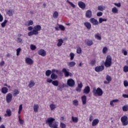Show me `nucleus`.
<instances>
[{
  "label": "nucleus",
  "instance_id": "obj_31",
  "mask_svg": "<svg viewBox=\"0 0 128 128\" xmlns=\"http://www.w3.org/2000/svg\"><path fill=\"white\" fill-rule=\"evenodd\" d=\"M54 18H58V12L56 11H55L53 14Z\"/></svg>",
  "mask_w": 128,
  "mask_h": 128
},
{
  "label": "nucleus",
  "instance_id": "obj_62",
  "mask_svg": "<svg viewBox=\"0 0 128 128\" xmlns=\"http://www.w3.org/2000/svg\"><path fill=\"white\" fill-rule=\"evenodd\" d=\"M78 87L82 88V83L80 82V84H78Z\"/></svg>",
  "mask_w": 128,
  "mask_h": 128
},
{
  "label": "nucleus",
  "instance_id": "obj_45",
  "mask_svg": "<svg viewBox=\"0 0 128 128\" xmlns=\"http://www.w3.org/2000/svg\"><path fill=\"white\" fill-rule=\"evenodd\" d=\"M74 58V53L70 54V60H72Z\"/></svg>",
  "mask_w": 128,
  "mask_h": 128
},
{
  "label": "nucleus",
  "instance_id": "obj_6",
  "mask_svg": "<svg viewBox=\"0 0 128 128\" xmlns=\"http://www.w3.org/2000/svg\"><path fill=\"white\" fill-rule=\"evenodd\" d=\"M75 84L76 83L74 82V80L72 78L68 79L67 81L68 86H70L71 88L74 86Z\"/></svg>",
  "mask_w": 128,
  "mask_h": 128
},
{
  "label": "nucleus",
  "instance_id": "obj_13",
  "mask_svg": "<svg viewBox=\"0 0 128 128\" xmlns=\"http://www.w3.org/2000/svg\"><path fill=\"white\" fill-rule=\"evenodd\" d=\"M38 54L42 56H46V52L44 50L41 49L38 51Z\"/></svg>",
  "mask_w": 128,
  "mask_h": 128
},
{
  "label": "nucleus",
  "instance_id": "obj_54",
  "mask_svg": "<svg viewBox=\"0 0 128 128\" xmlns=\"http://www.w3.org/2000/svg\"><path fill=\"white\" fill-rule=\"evenodd\" d=\"M32 24H34V22H32V20H30L28 21V26H32Z\"/></svg>",
  "mask_w": 128,
  "mask_h": 128
},
{
  "label": "nucleus",
  "instance_id": "obj_40",
  "mask_svg": "<svg viewBox=\"0 0 128 128\" xmlns=\"http://www.w3.org/2000/svg\"><path fill=\"white\" fill-rule=\"evenodd\" d=\"M6 112L8 116H12V111H10V110L8 109L6 110Z\"/></svg>",
  "mask_w": 128,
  "mask_h": 128
},
{
  "label": "nucleus",
  "instance_id": "obj_63",
  "mask_svg": "<svg viewBox=\"0 0 128 128\" xmlns=\"http://www.w3.org/2000/svg\"><path fill=\"white\" fill-rule=\"evenodd\" d=\"M58 90H60V92H62V86H58Z\"/></svg>",
  "mask_w": 128,
  "mask_h": 128
},
{
  "label": "nucleus",
  "instance_id": "obj_16",
  "mask_svg": "<svg viewBox=\"0 0 128 128\" xmlns=\"http://www.w3.org/2000/svg\"><path fill=\"white\" fill-rule=\"evenodd\" d=\"M86 16L87 18H90L92 16V12L90 10H88L86 13Z\"/></svg>",
  "mask_w": 128,
  "mask_h": 128
},
{
  "label": "nucleus",
  "instance_id": "obj_41",
  "mask_svg": "<svg viewBox=\"0 0 128 128\" xmlns=\"http://www.w3.org/2000/svg\"><path fill=\"white\" fill-rule=\"evenodd\" d=\"M72 104L74 106H78V100H74L72 101Z\"/></svg>",
  "mask_w": 128,
  "mask_h": 128
},
{
  "label": "nucleus",
  "instance_id": "obj_11",
  "mask_svg": "<svg viewBox=\"0 0 128 128\" xmlns=\"http://www.w3.org/2000/svg\"><path fill=\"white\" fill-rule=\"evenodd\" d=\"M78 6L82 10H84L86 8V4L82 1L78 2Z\"/></svg>",
  "mask_w": 128,
  "mask_h": 128
},
{
  "label": "nucleus",
  "instance_id": "obj_32",
  "mask_svg": "<svg viewBox=\"0 0 128 128\" xmlns=\"http://www.w3.org/2000/svg\"><path fill=\"white\" fill-rule=\"evenodd\" d=\"M50 78L52 80H56V78H58V76L54 74H52Z\"/></svg>",
  "mask_w": 128,
  "mask_h": 128
},
{
  "label": "nucleus",
  "instance_id": "obj_21",
  "mask_svg": "<svg viewBox=\"0 0 128 128\" xmlns=\"http://www.w3.org/2000/svg\"><path fill=\"white\" fill-rule=\"evenodd\" d=\"M1 92L2 94H6L8 92V89L6 87H3L1 90Z\"/></svg>",
  "mask_w": 128,
  "mask_h": 128
},
{
  "label": "nucleus",
  "instance_id": "obj_19",
  "mask_svg": "<svg viewBox=\"0 0 128 128\" xmlns=\"http://www.w3.org/2000/svg\"><path fill=\"white\" fill-rule=\"evenodd\" d=\"M100 122L98 119H94L92 122V126H96Z\"/></svg>",
  "mask_w": 128,
  "mask_h": 128
},
{
  "label": "nucleus",
  "instance_id": "obj_18",
  "mask_svg": "<svg viewBox=\"0 0 128 128\" xmlns=\"http://www.w3.org/2000/svg\"><path fill=\"white\" fill-rule=\"evenodd\" d=\"M84 26H85L88 30H90V28H92V24L88 22H85L84 23Z\"/></svg>",
  "mask_w": 128,
  "mask_h": 128
},
{
  "label": "nucleus",
  "instance_id": "obj_3",
  "mask_svg": "<svg viewBox=\"0 0 128 128\" xmlns=\"http://www.w3.org/2000/svg\"><path fill=\"white\" fill-rule=\"evenodd\" d=\"M104 66L106 68H110L112 66V56L110 55L106 56Z\"/></svg>",
  "mask_w": 128,
  "mask_h": 128
},
{
  "label": "nucleus",
  "instance_id": "obj_20",
  "mask_svg": "<svg viewBox=\"0 0 128 128\" xmlns=\"http://www.w3.org/2000/svg\"><path fill=\"white\" fill-rule=\"evenodd\" d=\"M14 12L12 10H10L6 12V14H8V16H14Z\"/></svg>",
  "mask_w": 128,
  "mask_h": 128
},
{
  "label": "nucleus",
  "instance_id": "obj_25",
  "mask_svg": "<svg viewBox=\"0 0 128 128\" xmlns=\"http://www.w3.org/2000/svg\"><path fill=\"white\" fill-rule=\"evenodd\" d=\"M72 120L73 122L76 124V122H78V117H74V116H72Z\"/></svg>",
  "mask_w": 128,
  "mask_h": 128
},
{
  "label": "nucleus",
  "instance_id": "obj_28",
  "mask_svg": "<svg viewBox=\"0 0 128 128\" xmlns=\"http://www.w3.org/2000/svg\"><path fill=\"white\" fill-rule=\"evenodd\" d=\"M112 12L113 14H118V10L116 7H114L112 8Z\"/></svg>",
  "mask_w": 128,
  "mask_h": 128
},
{
  "label": "nucleus",
  "instance_id": "obj_49",
  "mask_svg": "<svg viewBox=\"0 0 128 128\" xmlns=\"http://www.w3.org/2000/svg\"><path fill=\"white\" fill-rule=\"evenodd\" d=\"M38 32H28V36H34V34H38Z\"/></svg>",
  "mask_w": 128,
  "mask_h": 128
},
{
  "label": "nucleus",
  "instance_id": "obj_5",
  "mask_svg": "<svg viewBox=\"0 0 128 128\" xmlns=\"http://www.w3.org/2000/svg\"><path fill=\"white\" fill-rule=\"evenodd\" d=\"M12 100V94L8 93L6 96V102L8 104H10Z\"/></svg>",
  "mask_w": 128,
  "mask_h": 128
},
{
  "label": "nucleus",
  "instance_id": "obj_53",
  "mask_svg": "<svg viewBox=\"0 0 128 128\" xmlns=\"http://www.w3.org/2000/svg\"><path fill=\"white\" fill-rule=\"evenodd\" d=\"M76 52L77 54H81L82 53V48H78L77 50H76Z\"/></svg>",
  "mask_w": 128,
  "mask_h": 128
},
{
  "label": "nucleus",
  "instance_id": "obj_30",
  "mask_svg": "<svg viewBox=\"0 0 128 128\" xmlns=\"http://www.w3.org/2000/svg\"><path fill=\"white\" fill-rule=\"evenodd\" d=\"M106 10V7L104 6H98V10H100V12H103Z\"/></svg>",
  "mask_w": 128,
  "mask_h": 128
},
{
  "label": "nucleus",
  "instance_id": "obj_15",
  "mask_svg": "<svg viewBox=\"0 0 128 128\" xmlns=\"http://www.w3.org/2000/svg\"><path fill=\"white\" fill-rule=\"evenodd\" d=\"M90 92V86H86L85 87L84 89V93L86 94H88Z\"/></svg>",
  "mask_w": 128,
  "mask_h": 128
},
{
  "label": "nucleus",
  "instance_id": "obj_24",
  "mask_svg": "<svg viewBox=\"0 0 128 128\" xmlns=\"http://www.w3.org/2000/svg\"><path fill=\"white\" fill-rule=\"evenodd\" d=\"M38 108H40V106H38V104H34V110L35 112H38Z\"/></svg>",
  "mask_w": 128,
  "mask_h": 128
},
{
  "label": "nucleus",
  "instance_id": "obj_23",
  "mask_svg": "<svg viewBox=\"0 0 128 128\" xmlns=\"http://www.w3.org/2000/svg\"><path fill=\"white\" fill-rule=\"evenodd\" d=\"M34 84H36L34 83V82L32 80H31L28 86L30 88H32V86H34Z\"/></svg>",
  "mask_w": 128,
  "mask_h": 128
},
{
  "label": "nucleus",
  "instance_id": "obj_2",
  "mask_svg": "<svg viewBox=\"0 0 128 128\" xmlns=\"http://www.w3.org/2000/svg\"><path fill=\"white\" fill-rule=\"evenodd\" d=\"M92 94L94 96H102V94H104V92H102V90L100 88H94L92 90Z\"/></svg>",
  "mask_w": 128,
  "mask_h": 128
},
{
  "label": "nucleus",
  "instance_id": "obj_60",
  "mask_svg": "<svg viewBox=\"0 0 128 128\" xmlns=\"http://www.w3.org/2000/svg\"><path fill=\"white\" fill-rule=\"evenodd\" d=\"M76 92H82V88H80V87H77L76 88Z\"/></svg>",
  "mask_w": 128,
  "mask_h": 128
},
{
  "label": "nucleus",
  "instance_id": "obj_50",
  "mask_svg": "<svg viewBox=\"0 0 128 128\" xmlns=\"http://www.w3.org/2000/svg\"><path fill=\"white\" fill-rule=\"evenodd\" d=\"M22 50V48H18L16 50V56H20V51Z\"/></svg>",
  "mask_w": 128,
  "mask_h": 128
},
{
  "label": "nucleus",
  "instance_id": "obj_26",
  "mask_svg": "<svg viewBox=\"0 0 128 128\" xmlns=\"http://www.w3.org/2000/svg\"><path fill=\"white\" fill-rule=\"evenodd\" d=\"M62 44H64V40L62 39H59L58 40V43L57 44L58 46H62Z\"/></svg>",
  "mask_w": 128,
  "mask_h": 128
},
{
  "label": "nucleus",
  "instance_id": "obj_34",
  "mask_svg": "<svg viewBox=\"0 0 128 128\" xmlns=\"http://www.w3.org/2000/svg\"><path fill=\"white\" fill-rule=\"evenodd\" d=\"M52 84H53V86H58V80L52 81Z\"/></svg>",
  "mask_w": 128,
  "mask_h": 128
},
{
  "label": "nucleus",
  "instance_id": "obj_22",
  "mask_svg": "<svg viewBox=\"0 0 128 128\" xmlns=\"http://www.w3.org/2000/svg\"><path fill=\"white\" fill-rule=\"evenodd\" d=\"M82 104H86V96H82Z\"/></svg>",
  "mask_w": 128,
  "mask_h": 128
},
{
  "label": "nucleus",
  "instance_id": "obj_1",
  "mask_svg": "<svg viewBox=\"0 0 128 128\" xmlns=\"http://www.w3.org/2000/svg\"><path fill=\"white\" fill-rule=\"evenodd\" d=\"M55 120H56V119L52 118H50L46 120V124H48L50 128H58V125L56 124V122H54Z\"/></svg>",
  "mask_w": 128,
  "mask_h": 128
},
{
  "label": "nucleus",
  "instance_id": "obj_58",
  "mask_svg": "<svg viewBox=\"0 0 128 128\" xmlns=\"http://www.w3.org/2000/svg\"><path fill=\"white\" fill-rule=\"evenodd\" d=\"M124 86H126V87L128 86V81L124 80Z\"/></svg>",
  "mask_w": 128,
  "mask_h": 128
},
{
  "label": "nucleus",
  "instance_id": "obj_64",
  "mask_svg": "<svg viewBox=\"0 0 128 128\" xmlns=\"http://www.w3.org/2000/svg\"><path fill=\"white\" fill-rule=\"evenodd\" d=\"M32 30H34V28H32V26L28 27V30L31 31Z\"/></svg>",
  "mask_w": 128,
  "mask_h": 128
},
{
  "label": "nucleus",
  "instance_id": "obj_44",
  "mask_svg": "<svg viewBox=\"0 0 128 128\" xmlns=\"http://www.w3.org/2000/svg\"><path fill=\"white\" fill-rule=\"evenodd\" d=\"M95 38H96V40H102V37L98 35V34L95 35Z\"/></svg>",
  "mask_w": 128,
  "mask_h": 128
},
{
  "label": "nucleus",
  "instance_id": "obj_57",
  "mask_svg": "<svg viewBox=\"0 0 128 128\" xmlns=\"http://www.w3.org/2000/svg\"><path fill=\"white\" fill-rule=\"evenodd\" d=\"M96 16H102V12H98Z\"/></svg>",
  "mask_w": 128,
  "mask_h": 128
},
{
  "label": "nucleus",
  "instance_id": "obj_39",
  "mask_svg": "<svg viewBox=\"0 0 128 128\" xmlns=\"http://www.w3.org/2000/svg\"><path fill=\"white\" fill-rule=\"evenodd\" d=\"M66 2H68V4H70L71 6H72V8H76V5L72 4V2H70V0H67Z\"/></svg>",
  "mask_w": 128,
  "mask_h": 128
},
{
  "label": "nucleus",
  "instance_id": "obj_7",
  "mask_svg": "<svg viewBox=\"0 0 128 128\" xmlns=\"http://www.w3.org/2000/svg\"><path fill=\"white\" fill-rule=\"evenodd\" d=\"M42 30V26L40 25H36L34 27L33 32H38Z\"/></svg>",
  "mask_w": 128,
  "mask_h": 128
},
{
  "label": "nucleus",
  "instance_id": "obj_51",
  "mask_svg": "<svg viewBox=\"0 0 128 128\" xmlns=\"http://www.w3.org/2000/svg\"><path fill=\"white\" fill-rule=\"evenodd\" d=\"M17 42H18V44H22V39L20 38H17Z\"/></svg>",
  "mask_w": 128,
  "mask_h": 128
},
{
  "label": "nucleus",
  "instance_id": "obj_52",
  "mask_svg": "<svg viewBox=\"0 0 128 128\" xmlns=\"http://www.w3.org/2000/svg\"><path fill=\"white\" fill-rule=\"evenodd\" d=\"M90 64L92 66H94V64H96V60H92L91 62L90 63Z\"/></svg>",
  "mask_w": 128,
  "mask_h": 128
},
{
  "label": "nucleus",
  "instance_id": "obj_56",
  "mask_svg": "<svg viewBox=\"0 0 128 128\" xmlns=\"http://www.w3.org/2000/svg\"><path fill=\"white\" fill-rule=\"evenodd\" d=\"M122 54H123L124 56H128V52H126V50H122Z\"/></svg>",
  "mask_w": 128,
  "mask_h": 128
},
{
  "label": "nucleus",
  "instance_id": "obj_43",
  "mask_svg": "<svg viewBox=\"0 0 128 128\" xmlns=\"http://www.w3.org/2000/svg\"><path fill=\"white\" fill-rule=\"evenodd\" d=\"M50 108L51 109V110H54V108H56V105H54V104H51L50 105Z\"/></svg>",
  "mask_w": 128,
  "mask_h": 128
},
{
  "label": "nucleus",
  "instance_id": "obj_33",
  "mask_svg": "<svg viewBox=\"0 0 128 128\" xmlns=\"http://www.w3.org/2000/svg\"><path fill=\"white\" fill-rule=\"evenodd\" d=\"M52 74V71L50 70H47L46 72V76H50Z\"/></svg>",
  "mask_w": 128,
  "mask_h": 128
},
{
  "label": "nucleus",
  "instance_id": "obj_47",
  "mask_svg": "<svg viewBox=\"0 0 128 128\" xmlns=\"http://www.w3.org/2000/svg\"><path fill=\"white\" fill-rule=\"evenodd\" d=\"M60 127L61 128H66V124H64L62 123V122H61L60 124Z\"/></svg>",
  "mask_w": 128,
  "mask_h": 128
},
{
  "label": "nucleus",
  "instance_id": "obj_35",
  "mask_svg": "<svg viewBox=\"0 0 128 128\" xmlns=\"http://www.w3.org/2000/svg\"><path fill=\"white\" fill-rule=\"evenodd\" d=\"M106 18H99V24H102L103 22H106Z\"/></svg>",
  "mask_w": 128,
  "mask_h": 128
},
{
  "label": "nucleus",
  "instance_id": "obj_10",
  "mask_svg": "<svg viewBox=\"0 0 128 128\" xmlns=\"http://www.w3.org/2000/svg\"><path fill=\"white\" fill-rule=\"evenodd\" d=\"M90 22L93 24V26H98V21L94 18H91L90 20Z\"/></svg>",
  "mask_w": 128,
  "mask_h": 128
},
{
  "label": "nucleus",
  "instance_id": "obj_36",
  "mask_svg": "<svg viewBox=\"0 0 128 128\" xmlns=\"http://www.w3.org/2000/svg\"><path fill=\"white\" fill-rule=\"evenodd\" d=\"M106 80L108 82H112V77L110 75L106 76Z\"/></svg>",
  "mask_w": 128,
  "mask_h": 128
},
{
  "label": "nucleus",
  "instance_id": "obj_4",
  "mask_svg": "<svg viewBox=\"0 0 128 128\" xmlns=\"http://www.w3.org/2000/svg\"><path fill=\"white\" fill-rule=\"evenodd\" d=\"M121 122L122 126H126L128 124V118L127 116H124L121 118Z\"/></svg>",
  "mask_w": 128,
  "mask_h": 128
},
{
  "label": "nucleus",
  "instance_id": "obj_61",
  "mask_svg": "<svg viewBox=\"0 0 128 128\" xmlns=\"http://www.w3.org/2000/svg\"><path fill=\"white\" fill-rule=\"evenodd\" d=\"M4 66V61L2 60L0 62V66Z\"/></svg>",
  "mask_w": 128,
  "mask_h": 128
},
{
  "label": "nucleus",
  "instance_id": "obj_42",
  "mask_svg": "<svg viewBox=\"0 0 128 128\" xmlns=\"http://www.w3.org/2000/svg\"><path fill=\"white\" fill-rule=\"evenodd\" d=\"M107 52H108V48L106 47L102 49V54H106Z\"/></svg>",
  "mask_w": 128,
  "mask_h": 128
},
{
  "label": "nucleus",
  "instance_id": "obj_55",
  "mask_svg": "<svg viewBox=\"0 0 128 128\" xmlns=\"http://www.w3.org/2000/svg\"><path fill=\"white\" fill-rule=\"evenodd\" d=\"M19 122L20 124H24V121L20 119V116H19Z\"/></svg>",
  "mask_w": 128,
  "mask_h": 128
},
{
  "label": "nucleus",
  "instance_id": "obj_8",
  "mask_svg": "<svg viewBox=\"0 0 128 128\" xmlns=\"http://www.w3.org/2000/svg\"><path fill=\"white\" fill-rule=\"evenodd\" d=\"M104 70V66L102 65L97 66L95 68V70L97 72H102Z\"/></svg>",
  "mask_w": 128,
  "mask_h": 128
},
{
  "label": "nucleus",
  "instance_id": "obj_38",
  "mask_svg": "<svg viewBox=\"0 0 128 128\" xmlns=\"http://www.w3.org/2000/svg\"><path fill=\"white\" fill-rule=\"evenodd\" d=\"M122 110H123V112H128V106L126 105V106H123Z\"/></svg>",
  "mask_w": 128,
  "mask_h": 128
},
{
  "label": "nucleus",
  "instance_id": "obj_37",
  "mask_svg": "<svg viewBox=\"0 0 128 128\" xmlns=\"http://www.w3.org/2000/svg\"><path fill=\"white\" fill-rule=\"evenodd\" d=\"M7 22H8V20H5L4 22L1 24V26H2V28H4Z\"/></svg>",
  "mask_w": 128,
  "mask_h": 128
},
{
  "label": "nucleus",
  "instance_id": "obj_12",
  "mask_svg": "<svg viewBox=\"0 0 128 128\" xmlns=\"http://www.w3.org/2000/svg\"><path fill=\"white\" fill-rule=\"evenodd\" d=\"M62 72H64V76H66V78H68V76H70V74H72V73H70V72H68V71L66 70V68H64L62 69Z\"/></svg>",
  "mask_w": 128,
  "mask_h": 128
},
{
  "label": "nucleus",
  "instance_id": "obj_46",
  "mask_svg": "<svg viewBox=\"0 0 128 128\" xmlns=\"http://www.w3.org/2000/svg\"><path fill=\"white\" fill-rule=\"evenodd\" d=\"M124 72H128V66H125L124 67Z\"/></svg>",
  "mask_w": 128,
  "mask_h": 128
},
{
  "label": "nucleus",
  "instance_id": "obj_17",
  "mask_svg": "<svg viewBox=\"0 0 128 128\" xmlns=\"http://www.w3.org/2000/svg\"><path fill=\"white\" fill-rule=\"evenodd\" d=\"M85 42L88 46H92V44H94L92 40H85Z\"/></svg>",
  "mask_w": 128,
  "mask_h": 128
},
{
  "label": "nucleus",
  "instance_id": "obj_48",
  "mask_svg": "<svg viewBox=\"0 0 128 128\" xmlns=\"http://www.w3.org/2000/svg\"><path fill=\"white\" fill-rule=\"evenodd\" d=\"M36 46H34V44L30 45V50H36Z\"/></svg>",
  "mask_w": 128,
  "mask_h": 128
},
{
  "label": "nucleus",
  "instance_id": "obj_29",
  "mask_svg": "<svg viewBox=\"0 0 128 128\" xmlns=\"http://www.w3.org/2000/svg\"><path fill=\"white\" fill-rule=\"evenodd\" d=\"M18 94H20V91H18V90L14 89L13 93L14 96H16Z\"/></svg>",
  "mask_w": 128,
  "mask_h": 128
},
{
  "label": "nucleus",
  "instance_id": "obj_59",
  "mask_svg": "<svg viewBox=\"0 0 128 128\" xmlns=\"http://www.w3.org/2000/svg\"><path fill=\"white\" fill-rule=\"evenodd\" d=\"M114 6H118V8H120V3H114Z\"/></svg>",
  "mask_w": 128,
  "mask_h": 128
},
{
  "label": "nucleus",
  "instance_id": "obj_9",
  "mask_svg": "<svg viewBox=\"0 0 128 128\" xmlns=\"http://www.w3.org/2000/svg\"><path fill=\"white\" fill-rule=\"evenodd\" d=\"M55 30H60L62 32H64L66 28L63 25L59 24L58 26L55 27Z\"/></svg>",
  "mask_w": 128,
  "mask_h": 128
},
{
  "label": "nucleus",
  "instance_id": "obj_14",
  "mask_svg": "<svg viewBox=\"0 0 128 128\" xmlns=\"http://www.w3.org/2000/svg\"><path fill=\"white\" fill-rule=\"evenodd\" d=\"M26 62L27 64L32 66V64H34V60H32L30 58H26Z\"/></svg>",
  "mask_w": 128,
  "mask_h": 128
},
{
  "label": "nucleus",
  "instance_id": "obj_27",
  "mask_svg": "<svg viewBox=\"0 0 128 128\" xmlns=\"http://www.w3.org/2000/svg\"><path fill=\"white\" fill-rule=\"evenodd\" d=\"M68 66H70V68H72L76 66V63L74 62H68Z\"/></svg>",
  "mask_w": 128,
  "mask_h": 128
}]
</instances>
